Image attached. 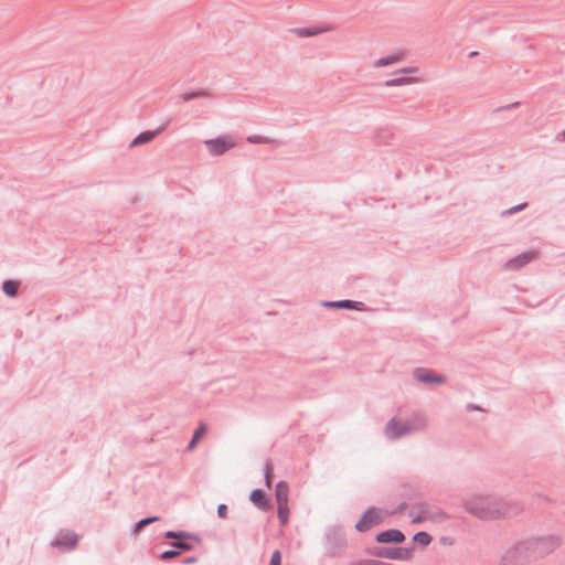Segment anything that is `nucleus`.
I'll list each match as a JSON object with an SVG mask.
<instances>
[{
    "label": "nucleus",
    "instance_id": "obj_35",
    "mask_svg": "<svg viewBox=\"0 0 565 565\" xmlns=\"http://www.w3.org/2000/svg\"><path fill=\"white\" fill-rule=\"evenodd\" d=\"M564 139H565V129H564Z\"/></svg>",
    "mask_w": 565,
    "mask_h": 565
},
{
    "label": "nucleus",
    "instance_id": "obj_20",
    "mask_svg": "<svg viewBox=\"0 0 565 565\" xmlns=\"http://www.w3.org/2000/svg\"><path fill=\"white\" fill-rule=\"evenodd\" d=\"M206 430H207L206 425H205V424H203V423H201V424L199 425V427L196 428V430L194 431L193 437H194L195 439H199V440H200V439L205 435Z\"/></svg>",
    "mask_w": 565,
    "mask_h": 565
},
{
    "label": "nucleus",
    "instance_id": "obj_7",
    "mask_svg": "<svg viewBox=\"0 0 565 565\" xmlns=\"http://www.w3.org/2000/svg\"><path fill=\"white\" fill-rule=\"evenodd\" d=\"M535 253L534 252H527V253H524L522 255H519L518 257L513 258V259H510L505 267L508 269H518V268H521L522 266L526 265L527 263H530L532 259L535 258Z\"/></svg>",
    "mask_w": 565,
    "mask_h": 565
},
{
    "label": "nucleus",
    "instance_id": "obj_31",
    "mask_svg": "<svg viewBox=\"0 0 565 565\" xmlns=\"http://www.w3.org/2000/svg\"><path fill=\"white\" fill-rule=\"evenodd\" d=\"M198 441H199V439H195L194 437H192V439L188 446V449L192 450L196 446Z\"/></svg>",
    "mask_w": 565,
    "mask_h": 565
},
{
    "label": "nucleus",
    "instance_id": "obj_25",
    "mask_svg": "<svg viewBox=\"0 0 565 565\" xmlns=\"http://www.w3.org/2000/svg\"><path fill=\"white\" fill-rule=\"evenodd\" d=\"M179 554H180V552H179L178 550H171V551H167V552H164V553L161 555V558H162V559H170V558H174V557H177Z\"/></svg>",
    "mask_w": 565,
    "mask_h": 565
},
{
    "label": "nucleus",
    "instance_id": "obj_3",
    "mask_svg": "<svg viewBox=\"0 0 565 565\" xmlns=\"http://www.w3.org/2000/svg\"><path fill=\"white\" fill-rule=\"evenodd\" d=\"M205 145L213 156L223 154L225 151L235 147V142L232 137H222L216 139H210L205 141Z\"/></svg>",
    "mask_w": 565,
    "mask_h": 565
},
{
    "label": "nucleus",
    "instance_id": "obj_10",
    "mask_svg": "<svg viewBox=\"0 0 565 565\" xmlns=\"http://www.w3.org/2000/svg\"><path fill=\"white\" fill-rule=\"evenodd\" d=\"M409 515L413 518V523H422L434 519L433 513L425 504L418 507L417 510L411 511Z\"/></svg>",
    "mask_w": 565,
    "mask_h": 565
},
{
    "label": "nucleus",
    "instance_id": "obj_26",
    "mask_svg": "<svg viewBox=\"0 0 565 565\" xmlns=\"http://www.w3.org/2000/svg\"><path fill=\"white\" fill-rule=\"evenodd\" d=\"M217 514L220 518L225 519L227 516V507L225 504H220L217 508Z\"/></svg>",
    "mask_w": 565,
    "mask_h": 565
},
{
    "label": "nucleus",
    "instance_id": "obj_34",
    "mask_svg": "<svg viewBox=\"0 0 565 565\" xmlns=\"http://www.w3.org/2000/svg\"><path fill=\"white\" fill-rule=\"evenodd\" d=\"M524 206H525V204H522V205H520V206L512 207V209L509 211V213H513V212H515V211H519V210L523 209Z\"/></svg>",
    "mask_w": 565,
    "mask_h": 565
},
{
    "label": "nucleus",
    "instance_id": "obj_27",
    "mask_svg": "<svg viewBox=\"0 0 565 565\" xmlns=\"http://www.w3.org/2000/svg\"><path fill=\"white\" fill-rule=\"evenodd\" d=\"M66 540H67V544H68V546H71V547L75 546V545H76V543H77V537H76V535H75V534H70V535H67V536H66Z\"/></svg>",
    "mask_w": 565,
    "mask_h": 565
},
{
    "label": "nucleus",
    "instance_id": "obj_23",
    "mask_svg": "<svg viewBox=\"0 0 565 565\" xmlns=\"http://www.w3.org/2000/svg\"><path fill=\"white\" fill-rule=\"evenodd\" d=\"M281 564V555L279 551H275L271 555L269 565H280Z\"/></svg>",
    "mask_w": 565,
    "mask_h": 565
},
{
    "label": "nucleus",
    "instance_id": "obj_9",
    "mask_svg": "<svg viewBox=\"0 0 565 565\" xmlns=\"http://www.w3.org/2000/svg\"><path fill=\"white\" fill-rule=\"evenodd\" d=\"M275 498L277 505L288 504L289 487L287 482L280 481L276 484Z\"/></svg>",
    "mask_w": 565,
    "mask_h": 565
},
{
    "label": "nucleus",
    "instance_id": "obj_16",
    "mask_svg": "<svg viewBox=\"0 0 565 565\" xmlns=\"http://www.w3.org/2000/svg\"><path fill=\"white\" fill-rule=\"evenodd\" d=\"M414 541L419 543L420 545L426 546L431 542V536L426 532H418L417 534H415Z\"/></svg>",
    "mask_w": 565,
    "mask_h": 565
},
{
    "label": "nucleus",
    "instance_id": "obj_12",
    "mask_svg": "<svg viewBox=\"0 0 565 565\" xmlns=\"http://www.w3.org/2000/svg\"><path fill=\"white\" fill-rule=\"evenodd\" d=\"M415 377L424 383H443L444 379L439 375L431 373L428 370L418 369L414 373Z\"/></svg>",
    "mask_w": 565,
    "mask_h": 565
},
{
    "label": "nucleus",
    "instance_id": "obj_8",
    "mask_svg": "<svg viewBox=\"0 0 565 565\" xmlns=\"http://www.w3.org/2000/svg\"><path fill=\"white\" fill-rule=\"evenodd\" d=\"M331 26H323V28H299L294 29L291 32L296 34L298 38H308V36H316L326 32L331 31Z\"/></svg>",
    "mask_w": 565,
    "mask_h": 565
},
{
    "label": "nucleus",
    "instance_id": "obj_13",
    "mask_svg": "<svg viewBox=\"0 0 565 565\" xmlns=\"http://www.w3.org/2000/svg\"><path fill=\"white\" fill-rule=\"evenodd\" d=\"M419 82H420V79L416 78V77L397 76L395 78L386 81L385 85L387 87H395V86H405V85L416 84Z\"/></svg>",
    "mask_w": 565,
    "mask_h": 565
},
{
    "label": "nucleus",
    "instance_id": "obj_2",
    "mask_svg": "<svg viewBox=\"0 0 565 565\" xmlns=\"http://www.w3.org/2000/svg\"><path fill=\"white\" fill-rule=\"evenodd\" d=\"M384 518V513L379 509H369L364 512L361 520L356 523L355 527L360 532H365L371 527L380 524Z\"/></svg>",
    "mask_w": 565,
    "mask_h": 565
},
{
    "label": "nucleus",
    "instance_id": "obj_21",
    "mask_svg": "<svg viewBox=\"0 0 565 565\" xmlns=\"http://www.w3.org/2000/svg\"><path fill=\"white\" fill-rule=\"evenodd\" d=\"M273 477H274V475H273V468H271V466H270V465H267V467H266L265 478H266V486H267L268 488H270V486H271Z\"/></svg>",
    "mask_w": 565,
    "mask_h": 565
},
{
    "label": "nucleus",
    "instance_id": "obj_4",
    "mask_svg": "<svg viewBox=\"0 0 565 565\" xmlns=\"http://www.w3.org/2000/svg\"><path fill=\"white\" fill-rule=\"evenodd\" d=\"M409 430H411V428L407 426L406 423H403V422L396 420V419H392L385 428V434L390 438H397V437L408 433Z\"/></svg>",
    "mask_w": 565,
    "mask_h": 565
},
{
    "label": "nucleus",
    "instance_id": "obj_5",
    "mask_svg": "<svg viewBox=\"0 0 565 565\" xmlns=\"http://www.w3.org/2000/svg\"><path fill=\"white\" fill-rule=\"evenodd\" d=\"M406 55L407 54L404 51H397L393 54L376 60L373 65L374 67L380 68L392 64H397L403 62L406 58Z\"/></svg>",
    "mask_w": 565,
    "mask_h": 565
},
{
    "label": "nucleus",
    "instance_id": "obj_24",
    "mask_svg": "<svg viewBox=\"0 0 565 565\" xmlns=\"http://www.w3.org/2000/svg\"><path fill=\"white\" fill-rule=\"evenodd\" d=\"M419 72L418 67L416 66H409L401 68L396 74H417Z\"/></svg>",
    "mask_w": 565,
    "mask_h": 565
},
{
    "label": "nucleus",
    "instance_id": "obj_18",
    "mask_svg": "<svg viewBox=\"0 0 565 565\" xmlns=\"http://www.w3.org/2000/svg\"><path fill=\"white\" fill-rule=\"evenodd\" d=\"M247 141L252 142V143H270L271 142V140L269 138L260 137V136H250L247 138Z\"/></svg>",
    "mask_w": 565,
    "mask_h": 565
},
{
    "label": "nucleus",
    "instance_id": "obj_1",
    "mask_svg": "<svg viewBox=\"0 0 565 565\" xmlns=\"http://www.w3.org/2000/svg\"><path fill=\"white\" fill-rule=\"evenodd\" d=\"M466 509L481 519H497L507 513V509L503 505L484 497L471 498L467 501Z\"/></svg>",
    "mask_w": 565,
    "mask_h": 565
},
{
    "label": "nucleus",
    "instance_id": "obj_28",
    "mask_svg": "<svg viewBox=\"0 0 565 565\" xmlns=\"http://www.w3.org/2000/svg\"><path fill=\"white\" fill-rule=\"evenodd\" d=\"M525 550V546L521 545V546H518L516 548H514L513 551L510 552V555L512 557L514 556H518L519 554H522Z\"/></svg>",
    "mask_w": 565,
    "mask_h": 565
},
{
    "label": "nucleus",
    "instance_id": "obj_22",
    "mask_svg": "<svg viewBox=\"0 0 565 565\" xmlns=\"http://www.w3.org/2000/svg\"><path fill=\"white\" fill-rule=\"evenodd\" d=\"M166 536L168 539H186L188 534H185L183 532H172V531H169V532L166 533Z\"/></svg>",
    "mask_w": 565,
    "mask_h": 565
},
{
    "label": "nucleus",
    "instance_id": "obj_30",
    "mask_svg": "<svg viewBox=\"0 0 565 565\" xmlns=\"http://www.w3.org/2000/svg\"><path fill=\"white\" fill-rule=\"evenodd\" d=\"M201 95H202L201 93L184 94V95L182 96V98H183V100H184V102H188V100H190L191 98L199 97V96H201Z\"/></svg>",
    "mask_w": 565,
    "mask_h": 565
},
{
    "label": "nucleus",
    "instance_id": "obj_6",
    "mask_svg": "<svg viewBox=\"0 0 565 565\" xmlns=\"http://www.w3.org/2000/svg\"><path fill=\"white\" fill-rule=\"evenodd\" d=\"M377 542L380 543H401L405 540L404 534L398 530H387L381 532L376 536Z\"/></svg>",
    "mask_w": 565,
    "mask_h": 565
},
{
    "label": "nucleus",
    "instance_id": "obj_29",
    "mask_svg": "<svg viewBox=\"0 0 565 565\" xmlns=\"http://www.w3.org/2000/svg\"><path fill=\"white\" fill-rule=\"evenodd\" d=\"M177 548L189 551L191 546L188 543L184 542H177L173 544Z\"/></svg>",
    "mask_w": 565,
    "mask_h": 565
},
{
    "label": "nucleus",
    "instance_id": "obj_15",
    "mask_svg": "<svg viewBox=\"0 0 565 565\" xmlns=\"http://www.w3.org/2000/svg\"><path fill=\"white\" fill-rule=\"evenodd\" d=\"M277 510L279 521L282 525H285L288 522L289 518V507L288 504L277 505Z\"/></svg>",
    "mask_w": 565,
    "mask_h": 565
},
{
    "label": "nucleus",
    "instance_id": "obj_11",
    "mask_svg": "<svg viewBox=\"0 0 565 565\" xmlns=\"http://www.w3.org/2000/svg\"><path fill=\"white\" fill-rule=\"evenodd\" d=\"M249 500L262 510L266 511L270 509L269 501L267 500L266 494L263 490L257 489L252 491Z\"/></svg>",
    "mask_w": 565,
    "mask_h": 565
},
{
    "label": "nucleus",
    "instance_id": "obj_32",
    "mask_svg": "<svg viewBox=\"0 0 565 565\" xmlns=\"http://www.w3.org/2000/svg\"><path fill=\"white\" fill-rule=\"evenodd\" d=\"M198 441H199V439H195L194 437H192V439L188 446V449L192 450L196 446Z\"/></svg>",
    "mask_w": 565,
    "mask_h": 565
},
{
    "label": "nucleus",
    "instance_id": "obj_33",
    "mask_svg": "<svg viewBox=\"0 0 565 565\" xmlns=\"http://www.w3.org/2000/svg\"><path fill=\"white\" fill-rule=\"evenodd\" d=\"M332 306H337V307H349V301H344V302H334L332 303Z\"/></svg>",
    "mask_w": 565,
    "mask_h": 565
},
{
    "label": "nucleus",
    "instance_id": "obj_14",
    "mask_svg": "<svg viewBox=\"0 0 565 565\" xmlns=\"http://www.w3.org/2000/svg\"><path fill=\"white\" fill-rule=\"evenodd\" d=\"M154 136H156V132H152V131L142 132L132 140L131 146L135 147V146H139L142 143H147V142L151 141Z\"/></svg>",
    "mask_w": 565,
    "mask_h": 565
},
{
    "label": "nucleus",
    "instance_id": "obj_19",
    "mask_svg": "<svg viewBox=\"0 0 565 565\" xmlns=\"http://www.w3.org/2000/svg\"><path fill=\"white\" fill-rule=\"evenodd\" d=\"M158 521V518L157 516H152V518H147V519H142L141 521H139L137 523V526H136V531H140L143 526L150 524V523H153Z\"/></svg>",
    "mask_w": 565,
    "mask_h": 565
},
{
    "label": "nucleus",
    "instance_id": "obj_17",
    "mask_svg": "<svg viewBox=\"0 0 565 565\" xmlns=\"http://www.w3.org/2000/svg\"><path fill=\"white\" fill-rule=\"evenodd\" d=\"M3 291L8 296H14L18 291V284L14 281H6L3 284Z\"/></svg>",
    "mask_w": 565,
    "mask_h": 565
}]
</instances>
